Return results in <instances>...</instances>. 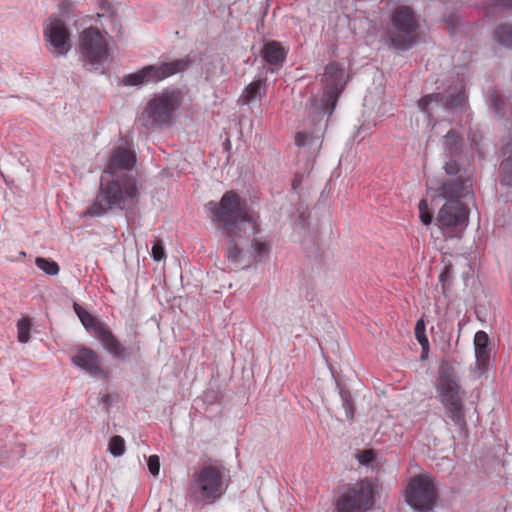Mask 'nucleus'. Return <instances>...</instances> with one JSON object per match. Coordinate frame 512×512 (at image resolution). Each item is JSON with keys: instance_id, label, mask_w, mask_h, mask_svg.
<instances>
[{"instance_id": "1", "label": "nucleus", "mask_w": 512, "mask_h": 512, "mask_svg": "<svg viewBox=\"0 0 512 512\" xmlns=\"http://www.w3.org/2000/svg\"><path fill=\"white\" fill-rule=\"evenodd\" d=\"M444 170L445 176L438 187L427 181V193L433 202L446 200L436 216V225L442 234L451 239L461 238L468 225V209L461 199L469 195L472 179L468 171L453 159L445 163Z\"/></svg>"}, {"instance_id": "2", "label": "nucleus", "mask_w": 512, "mask_h": 512, "mask_svg": "<svg viewBox=\"0 0 512 512\" xmlns=\"http://www.w3.org/2000/svg\"><path fill=\"white\" fill-rule=\"evenodd\" d=\"M205 210L212 223L227 239V259L244 262L239 243L251 235L260 233L257 214L249 209L246 201L233 190L225 192L219 202L206 203Z\"/></svg>"}, {"instance_id": "3", "label": "nucleus", "mask_w": 512, "mask_h": 512, "mask_svg": "<svg viewBox=\"0 0 512 512\" xmlns=\"http://www.w3.org/2000/svg\"><path fill=\"white\" fill-rule=\"evenodd\" d=\"M139 195L136 179L132 174L102 173L96 198L84 215L100 218L108 211L125 210L127 222L130 224L133 214L130 206L138 201Z\"/></svg>"}, {"instance_id": "4", "label": "nucleus", "mask_w": 512, "mask_h": 512, "mask_svg": "<svg viewBox=\"0 0 512 512\" xmlns=\"http://www.w3.org/2000/svg\"><path fill=\"white\" fill-rule=\"evenodd\" d=\"M435 390L446 416L460 431H464L467 425L464 407L465 390L457 371L448 362H442L439 367Z\"/></svg>"}, {"instance_id": "5", "label": "nucleus", "mask_w": 512, "mask_h": 512, "mask_svg": "<svg viewBox=\"0 0 512 512\" xmlns=\"http://www.w3.org/2000/svg\"><path fill=\"white\" fill-rule=\"evenodd\" d=\"M227 487L223 465L204 463L191 476L187 498L200 506L211 505L222 497Z\"/></svg>"}, {"instance_id": "6", "label": "nucleus", "mask_w": 512, "mask_h": 512, "mask_svg": "<svg viewBox=\"0 0 512 512\" xmlns=\"http://www.w3.org/2000/svg\"><path fill=\"white\" fill-rule=\"evenodd\" d=\"M418 107L427 116L428 125L432 129L438 121H451L466 109L464 86L457 80L447 88L445 95L435 92L422 97L418 101Z\"/></svg>"}, {"instance_id": "7", "label": "nucleus", "mask_w": 512, "mask_h": 512, "mask_svg": "<svg viewBox=\"0 0 512 512\" xmlns=\"http://www.w3.org/2000/svg\"><path fill=\"white\" fill-rule=\"evenodd\" d=\"M180 105L179 90L166 89L155 94L142 112L143 125L151 128L169 127Z\"/></svg>"}, {"instance_id": "8", "label": "nucleus", "mask_w": 512, "mask_h": 512, "mask_svg": "<svg viewBox=\"0 0 512 512\" xmlns=\"http://www.w3.org/2000/svg\"><path fill=\"white\" fill-rule=\"evenodd\" d=\"M392 30L388 32L390 45L396 50H409L417 40L418 22L412 10L399 6L391 15Z\"/></svg>"}, {"instance_id": "9", "label": "nucleus", "mask_w": 512, "mask_h": 512, "mask_svg": "<svg viewBox=\"0 0 512 512\" xmlns=\"http://www.w3.org/2000/svg\"><path fill=\"white\" fill-rule=\"evenodd\" d=\"M76 312L83 326L94 333L103 348L107 350L114 359L119 361L129 360L139 350V347H126L122 345L106 325L98 321L87 311H79L76 309Z\"/></svg>"}, {"instance_id": "10", "label": "nucleus", "mask_w": 512, "mask_h": 512, "mask_svg": "<svg viewBox=\"0 0 512 512\" xmlns=\"http://www.w3.org/2000/svg\"><path fill=\"white\" fill-rule=\"evenodd\" d=\"M190 64L191 61L188 58H185L171 62L147 65L134 73L125 75L122 83L125 86L136 87L158 83L172 75L185 71Z\"/></svg>"}, {"instance_id": "11", "label": "nucleus", "mask_w": 512, "mask_h": 512, "mask_svg": "<svg viewBox=\"0 0 512 512\" xmlns=\"http://www.w3.org/2000/svg\"><path fill=\"white\" fill-rule=\"evenodd\" d=\"M79 52L81 58L93 70H99L109 58L106 38L96 28L85 29L80 35Z\"/></svg>"}, {"instance_id": "12", "label": "nucleus", "mask_w": 512, "mask_h": 512, "mask_svg": "<svg viewBox=\"0 0 512 512\" xmlns=\"http://www.w3.org/2000/svg\"><path fill=\"white\" fill-rule=\"evenodd\" d=\"M374 505V485L368 479L355 483L337 501L338 512H364Z\"/></svg>"}, {"instance_id": "13", "label": "nucleus", "mask_w": 512, "mask_h": 512, "mask_svg": "<svg viewBox=\"0 0 512 512\" xmlns=\"http://www.w3.org/2000/svg\"><path fill=\"white\" fill-rule=\"evenodd\" d=\"M437 498L435 483L429 475L412 477L406 489V501L414 509L429 511Z\"/></svg>"}, {"instance_id": "14", "label": "nucleus", "mask_w": 512, "mask_h": 512, "mask_svg": "<svg viewBox=\"0 0 512 512\" xmlns=\"http://www.w3.org/2000/svg\"><path fill=\"white\" fill-rule=\"evenodd\" d=\"M321 81L324 85V103L321 104L320 110L322 114L330 116L333 113L338 97L346 84L344 67L336 62L329 63L325 67V72Z\"/></svg>"}, {"instance_id": "15", "label": "nucleus", "mask_w": 512, "mask_h": 512, "mask_svg": "<svg viewBox=\"0 0 512 512\" xmlns=\"http://www.w3.org/2000/svg\"><path fill=\"white\" fill-rule=\"evenodd\" d=\"M44 37L53 54L64 56L70 50V32L62 20L49 18L44 24Z\"/></svg>"}, {"instance_id": "16", "label": "nucleus", "mask_w": 512, "mask_h": 512, "mask_svg": "<svg viewBox=\"0 0 512 512\" xmlns=\"http://www.w3.org/2000/svg\"><path fill=\"white\" fill-rule=\"evenodd\" d=\"M72 363L92 377H104L98 354L87 347H75L70 354Z\"/></svg>"}, {"instance_id": "17", "label": "nucleus", "mask_w": 512, "mask_h": 512, "mask_svg": "<svg viewBox=\"0 0 512 512\" xmlns=\"http://www.w3.org/2000/svg\"><path fill=\"white\" fill-rule=\"evenodd\" d=\"M136 163V157L130 149L117 147L111 155V159L103 173L113 175H122L124 173L131 174Z\"/></svg>"}, {"instance_id": "18", "label": "nucleus", "mask_w": 512, "mask_h": 512, "mask_svg": "<svg viewBox=\"0 0 512 512\" xmlns=\"http://www.w3.org/2000/svg\"><path fill=\"white\" fill-rule=\"evenodd\" d=\"M489 337L486 332L478 331L474 336L475 369L472 371L474 377L482 376L490 365V350L488 348Z\"/></svg>"}, {"instance_id": "19", "label": "nucleus", "mask_w": 512, "mask_h": 512, "mask_svg": "<svg viewBox=\"0 0 512 512\" xmlns=\"http://www.w3.org/2000/svg\"><path fill=\"white\" fill-rule=\"evenodd\" d=\"M241 242L239 243V245ZM239 250L244 255V262L230 261L231 263L240 265L242 268L249 267L252 264L260 262L268 258L270 254V243L265 237H255L251 242V249L245 251L239 246Z\"/></svg>"}, {"instance_id": "20", "label": "nucleus", "mask_w": 512, "mask_h": 512, "mask_svg": "<svg viewBox=\"0 0 512 512\" xmlns=\"http://www.w3.org/2000/svg\"><path fill=\"white\" fill-rule=\"evenodd\" d=\"M261 54L265 62L280 67L286 59L287 51L279 42L271 41L263 46Z\"/></svg>"}, {"instance_id": "21", "label": "nucleus", "mask_w": 512, "mask_h": 512, "mask_svg": "<svg viewBox=\"0 0 512 512\" xmlns=\"http://www.w3.org/2000/svg\"><path fill=\"white\" fill-rule=\"evenodd\" d=\"M321 139L319 136L312 135L311 133L302 131L298 132L295 136V144L304 149V153L310 154V156H314L321 147Z\"/></svg>"}, {"instance_id": "22", "label": "nucleus", "mask_w": 512, "mask_h": 512, "mask_svg": "<svg viewBox=\"0 0 512 512\" xmlns=\"http://www.w3.org/2000/svg\"><path fill=\"white\" fill-rule=\"evenodd\" d=\"M266 90V79L252 81L244 90L242 98L245 104L260 100Z\"/></svg>"}, {"instance_id": "23", "label": "nucleus", "mask_w": 512, "mask_h": 512, "mask_svg": "<svg viewBox=\"0 0 512 512\" xmlns=\"http://www.w3.org/2000/svg\"><path fill=\"white\" fill-rule=\"evenodd\" d=\"M503 153L506 157L500 165L501 183L505 186H512V145L506 144Z\"/></svg>"}, {"instance_id": "24", "label": "nucleus", "mask_w": 512, "mask_h": 512, "mask_svg": "<svg viewBox=\"0 0 512 512\" xmlns=\"http://www.w3.org/2000/svg\"><path fill=\"white\" fill-rule=\"evenodd\" d=\"M494 40L501 46L512 49V24H501L493 33Z\"/></svg>"}, {"instance_id": "25", "label": "nucleus", "mask_w": 512, "mask_h": 512, "mask_svg": "<svg viewBox=\"0 0 512 512\" xmlns=\"http://www.w3.org/2000/svg\"><path fill=\"white\" fill-rule=\"evenodd\" d=\"M443 145L449 153L456 154L461 148V138L455 130L451 129L444 136Z\"/></svg>"}, {"instance_id": "26", "label": "nucleus", "mask_w": 512, "mask_h": 512, "mask_svg": "<svg viewBox=\"0 0 512 512\" xmlns=\"http://www.w3.org/2000/svg\"><path fill=\"white\" fill-rule=\"evenodd\" d=\"M24 447L21 444L16 445L14 448L7 449L6 447H0V464L6 461H14L24 456Z\"/></svg>"}, {"instance_id": "27", "label": "nucleus", "mask_w": 512, "mask_h": 512, "mask_svg": "<svg viewBox=\"0 0 512 512\" xmlns=\"http://www.w3.org/2000/svg\"><path fill=\"white\" fill-rule=\"evenodd\" d=\"M490 105L496 116L503 118L506 115V102L496 91L490 94Z\"/></svg>"}, {"instance_id": "28", "label": "nucleus", "mask_w": 512, "mask_h": 512, "mask_svg": "<svg viewBox=\"0 0 512 512\" xmlns=\"http://www.w3.org/2000/svg\"><path fill=\"white\" fill-rule=\"evenodd\" d=\"M35 264L40 270L48 275L54 276L59 273V265L53 260L38 257L35 260Z\"/></svg>"}, {"instance_id": "29", "label": "nucleus", "mask_w": 512, "mask_h": 512, "mask_svg": "<svg viewBox=\"0 0 512 512\" xmlns=\"http://www.w3.org/2000/svg\"><path fill=\"white\" fill-rule=\"evenodd\" d=\"M108 450L114 457L122 456L126 450L124 439L119 435L113 436L109 441Z\"/></svg>"}, {"instance_id": "30", "label": "nucleus", "mask_w": 512, "mask_h": 512, "mask_svg": "<svg viewBox=\"0 0 512 512\" xmlns=\"http://www.w3.org/2000/svg\"><path fill=\"white\" fill-rule=\"evenodd\" d=\"M30 320L28 318H22L17 323L18 340L21 343H27L30 341Z\"/></svg>"}, {"instance_id": "31", "label": "nucleus", "mask_w": 512, "mask_h": 512, "mask_svg": "<svg viewBox=\"0 0 512 512\" xmlns=\"http://www.w3.org/2000/svg\"><path fill=\"white\" fill-rule=\"evenodd\" d=\"M415 336L422 346L423 350L428 348L429 341L428 338L425 335V323L423 320H418L415 325Z\"/></svg>"}, {"instance_id": "32", "label": "nucleus", "mask_w": 512, "mask_h": 512, "mask_svg": "<svg viewBox=\"0 0 512 512\" xmlns=\"http://www.w3.org/2000/svg\"><path fill=\"white\" fill-rule=\"evenodd\" d=\"M418 208L422 223L426 226L430 225L432 223L433 217L432 214L429 212L427 200H421L419 202Z\"/></svg>"}, {"instance_id": "33", "label": "nucleus", "mask_w": 512, "mask_h": 512, "mask_svg": "<svg viewBox=\"0 0 512 512\" xmlns=\"http://www.w3.org/2000/svg\"><path fill=\"white\" fill-rule=\"evenodd\" d=\"M342 407L345 411L347 419L352 420L354 418V405L349 395L342 393Z\"/></svg>"}, {"instance_id": "34", "label": "nucleus", "mask_w": 512, "mask_h": 512, "mask_svg": "<svg viewBox=\"0 0 512 512\" xmlns=\"http://www.w3.org/2000/svg\"><path fill=\"white\" fill-rule=\"evenodd\" d=\"M151 255L155 261H162L166 258L164 246L161 242L157 241L154 243Z\"/></svg>"}, {"instance_id": "35", "label": "nucleus", "mask_w": 512, "mask_h": 512, "mask_svg": "<svg viewBox=\"0 0 512 512\" xmlns=\"http://www.w3.org/2000/svg\"><path fill=\"white\" fill-rule=\"evenodd\" d=\"M147 465H148L149 472L153 476H157L159 474V471H160V461H159V457L157 455H151L148 458Z\"/></svg>"}, {"instance_id": "36", "label": "nucleus", "mask_w": 512, "mask_h": 512, "mask_svg": "<svg viewBox=\"0 0 512 512\" xmlns=\"http://www.w3.org/2000/svg\"><path fill=\"white\" fill-rule=\"evenodd\" d=\"M374 460V454L371 450H365L358 455V461L363 465H368Z\"/></svg>"}, {"instance_id": "37", "label": "nucleus", "mask_w": 512, "mask_h": 512, "mask_svg": "<svg viewBox=\"0 0 512 512\" xmlns=\"http://www.w3.org/2000/svg\"><path fill=\"white\" fill-rule=\"evenodd\" d=\"M496 6L502 10L512 9V0H497Z\"/></svg>"}, {"instance_id": "38", "label": "nucleus", "mask_w": 512, "mask_h": 512, "mask_svg": "<svg viewBox=\"0 0 512 512\" xmlns=\"http://www.w3.org/2000/svg\"><path fill=\"white\" fill-rule=\"evenodd\" d=\"M300 182H301L300 179L298 178V176H296L292 183L294 190H296L298 188V186L300 185Z\"/></svg>"}, {"instance_id": "39", "label": "nucleus", "mask_w": 512, "mask_h": 512, "mask_svg": "<svg viewBox=\"0 0 512 512\" xmlns=\"http://www.w3.org/2000/svg\"><path fill=\"white\" fill-rule=\"evenodd\" d=\"M104 402H105L106 404H108V403H109V395H106V396H105V398H104Z\"/></svg>"}, {"instance_id": "40", "label": "nucleus", "mask_w": 512, "mask_h": 512, "mask_svg": "<svg viewBox=\"0 0 512 512\" xmlns=\"http://www.w3.org/2000/svg\"><path fill=\"white\" fill-rule=\"evenodd\" d=\"M443 278H444V274H441L440 275V280L443 281Z\"/></svg>"}, {"instance_id": "41", "label": "nucleus", "mask_w": 512, "mask_h": 512, "mask_svg": "<svg viewBox=\"0 0 512 512\" xmlns=\"http://www.w3.org/2000/svg\"><path fill=\"white\" fill-rule=\"evenodd\" d=\"M471 140L477 144V142H476L474 137H472Z\"/></svg>"}]
</instances>
